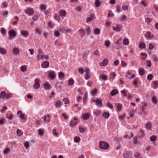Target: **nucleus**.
Returning <instances> with one entry per match:
<instances>
[{
  "instance_id": "obj_1",
  "label": "nucleus",
  "mask_w": 158,
  "mask_h": 158,
  "mask_svg": "<svg viewBox=\"0 0 158 158\" xmlns=\"http://www.w3.org/2000/svg\"><path fill=\"white\" fill-rule=\"evenodd\" d=\"M99 147L100 149L106 150L109 148L108 144L104 141H101L99 143Z\"/></svg>"
},
{
  "instance_id": "obj_2",
  "label": "nucleus",
  "mask_w": 158,
  "mask_h": 158,
  "mask_svg": "<svg viewBox=\"0 0 158 158\" xmlns=\"http://www.w3.org/2000/svg\"><path fill=\"white\" fill-rule=\"evenodd\" d=\"M91 101L96 103V105L99 107H102V101L100 99H98V98H94L91 99Z\"/></svg>"
},
{
  "instance_id": "obj_3",
  "label": "nucleus",
  "mask_w": 158,
  "mask_h": 158,
  "mask_svg": "<svg viewBox=\"0 0 158 158\" xmlns=\"http://www.w3.org/2000/svg\"><path fill=\"white\" fill-rule=\"evenodd\" d=\"M8 34L9 36L8 38L9 40H11L13 38L15 37L17 35L16 32L13 30L9 31Z\"/></svg>"
},
{
  "instance_id": "obj_4",
  "label": "nucleus",
  "mask_w": 158,
  "mask_h": 158,
  "mask_svg": "<svg viewBox=\"0 0 158 158\" xmlns=\"http://www.w3.org/2000/svg\"><path fill=\"white\" fill-rule=\"evenodd\" d=\"M58 29L61 32L64 33H69L72 31L71 29L67 28L66 29L63 26H59V27Z\"/></svg>"
},
{
  "instance_id": "obj_5",
  "label": "nucleus",
  "mask_w": 158,
  "mask_h": 158,
  "mask_svg": "<svg viewBox=\"0 0 158 158\" xmlns=\"http://www.w3.org/2000/svg\"><path fill=\"white\" fill-rule=\"evenodd\" d=\"M34 81L35 83L33 85V87L35 89H38L40 86V80L39 78H36L35 80Z\"/></svg>"
},
{
  "instance_id": "obj_6",
  "label": "nucleus",
  "mask_w": 158,
  "mask_h": 158,
  "mask_svg": "<svg viewBox=\"0 0 158 158\" xmlns=\"http://www.w3.org/2000/svg\"><path fill=\"white\" fill-rule=\"evenodd\" d=\"M145 37L148 40H152L154 38V35L151 32L147 31L145 34Z\"/></svg>"
},
{
  "instance_id": "obj_7",
  "label": "nucleus",
  "mask_w": 158,
  "mask_h": 158,
  "mask_svg": "<svg viewBox=\"0 0 158 158\" xmlns=\"http://www.w3.org/2000/svg\"><path fill=\"white\" fill-rule=\"evenodd\" d=\"M122 27V25L117 24L116 26L112 27V29L114 31L118 32L120 31Z\"/></svg>"
},
{
  "instance_id": "obj_8",
  "label": "nucleus",
  "mask_w": 158,
  "mask_h": 158,
  "mask_svg": "<svg viewBox=\"0 0 158 158\" xmlns=\"http://www.w3.org/2000/svg\"><path fill=\"white\" fill-rule=\"evenodd\" d=\"M48 77L50 79L54 80L56 77V74L53 71H50L49 72V73Z\"/></svg>"
},
{
  "instance_id": "obj_9",
  "label": "nucleus",
  "mask_w": 158,
  "mask_h": 158,
  "mask_svg": "<svg viewBox=\"0 0 158 158\" xmlns=\"http://www.w3.org/2000/svg\"><path fill=\"white\" fill-rule=\"evenodd\" d=\"M42 118L43 119V122L44 123H48L50 121V117L49 114L45 115Z\"/></svg>"
},
{
  "instance_id": "obj_10",
  "label": "nucleus",
  "mask_w": 158,
  "mask_h": 158,
  "mask_svg": "<svg viewBox=\"0 0 158 158\" xmlns=\"http://www.w3.org/2000/svg\"><path fill=\"white\" fill-rule=\"evenodd\" d=\"M132 153L131 152H126L123 154L124 158H131Z\"/></svg>"
},
{
  "instance_id": "obj_11",
  "label": "nucleus",
  "mask_w": 158,
  "mask_h": 158,
  "mask_svg": "<svg viewBox=\"0 0 158 158\" xmlns=\"http://www.w3.org/2000/svg\"><path fill=\"white\" fill-rule=\"evenodd\" d=\"M73 120L74 122L72 121H71L69 124V126L72 127H74V125L77 124L78 123L76 117L74 118Z\"/></svg>"
},
{
  "instance_id": "obj_12",
  "label": "nucleus",
  "mask_w": 158,
  "mask_h": 158,
  "mask_svg": "<svg viewBox=\"0 0 158 158\" xmlns=\"http://www.w3.org/2000/svg\"><path fill=\"white\" fill-rule=\"evenodd\" d=\"M25 13L29 15H32L34 13V11L32 8H28L25 11Z\"/></svg>"
},
{
  "instance_id": "obj_13",
  "label": "nucleus",
  "mask_w": 158,
  "mask_h": 158,
  "mask_svg": "<svg viewBox=\"0 0 158 158\" xmlns=\"http://www.w3.org/2000/svg\"><path fill=\"white\" fill-rule=\"evenodd\" d=\"M58 12L60 16L62 17H65L66 16L67 12L64 10H61L59 11Z\"/></svg>"
},
{
  "instance_id": "obj_14",
  "label": "nucleus",
  "mask_w": 158,
  "mask_h": 158,
  "mask_svg": "<svg viewBox=\"0 0 158 158\" xmlns=\"http://www.w3.org/2000/svg\"><path fill=\"white\" fill-rule=\"evenodd\" d=\"M49 65V63L48 61H44L41 64V66L44 68H48Z\"/></svg>"
},
{
  "instance_id": "obj_15",
  "label": "nucleus",
  "mask_w": 158,
  "mask_h": 158,
  "mask_svg": "<svg viewBox=\"0 0 158 158\" xmlns=\"http://www.w3.org/2000/svg\"><path fill=\"white\" fill-rule=\"evenodd\" d=\"M145 128L148 130H151L152 128V124L150 122H148L145 125Z\"/></svg>"
},
{
  "instance_id": "obj_16",
  "label": "nucleus",
  "mask_w": 158,
  "mask_h": 158,
  "mask_svg": "<svg viewBox=\"0 0 158 158\" xmlns=\"http://www.w3.org/2000/svg\"><path fill=\"white\" fill-rule=\"evenodd\" d=\"M54 105L56 108H60L61 107L62 102L60 101H57L54 102Z\"/></svg>"
},
{
  "instance_id": "obj_17",
  "label": "nucleus",
  "mask_w": 158,
  "mask_h": 158,
  "mask_svg": "<svg viewBox=\"0 0 158 158\" xmlns=\"http://www.w3.org/2000/svg\"><path fill=\"white\" fill-rule=\"evenodd\" d=\"M21 35L25 37H27L29 35V32L26 30H23L21 31Z\"/></svg>"
},
{
  "instance_id": "obj_18",
  "label": "nucleus",
  "mask_w": 158,
  "mask_h": 158,
  "mask_svg": "<svg viewBox=\"0 0 158 158\" xmlns=\"http://www.w3.org/2000/svg\"><path fill=\"white\" fill-rule=\"evenodd\" d=\"M108 60L106 59H104L103 61L100 63V65L101 66H103L106 65L108 63Z\"/></svg>"
},
{
  "instance_id": "obj_19",
  "label": "nucleus",
  "mask_w": 158,
  "mask_h": 158,
  "mask_svg": "<svg viewBox=\"0 0 158 158\" xmlns=\"http://www.w3.org/2000/svg\"><path fill=\"white\" fill-rule=\"evenodd\" d=\"M90 114L89 113L84 114L82 116V118L84 120H87L89 119Z\"/></svg>"
},
{
  "instance_id": "obj_20",
  "label": "nucleus",
  "mask_w": 158,
  "mask_h": 158,
  "mask_svg": "<svg viewBox=\"0 0 158 158\" xmlns=\"http://www.w3.org/2000/svg\"><path fill=\"white\" fill-rule=\"evenodd\" d=\"M81 37H83L85 35V32L84 30L82 29H80L78 31Z\"/></svg>"
},
{
  "instance_id": "obj_21",
  "label": "nucleus",
  "mask_w": 158,
  "mask_h": 158,
  "mask_svg": "<svg viewBox=\"0 0 158 158\" xmlns=\"http://www.w3.org/2000/svg\"><path fill=\"white\" fill-rule=\"evenodd\" d=\"M17 114L22 119H25V118L22 112L21 111L19 110Z\"/></svg>"
},
{
  "instance_id": "obj_22",
  "label": "nucleus",
  "mask_w": 158,
  "mask_h": 158,
  "mask_svg": "<svg viewBox=\"0 0 158 158\" xmlns=\"http://www.w3.org/2000/svg\"><path fill=\"white\" fill-rule=\"evenodd\" d=\"M123 44L125 46L128 45L129 44V40L127 38L124 39L123 40Z\"/></svg>"
},
{
  "instance_id": "obj_23",
  "label": "nucleus",
  "mask_w": 158,
  "mask_h": 158,
  "mask_svg": "<svg viewBox=\"0 0 158 158\" xmlns=\"http://www.w3.org/2000/svg\"><path fill=\"white\" fill-rule=\"evenodd\" d=\"M20 71L22 72H26L27 70V65H23L21 66L20 68Z\"/></svg>"
},
{
  "instance_id": "obj_24",
  "label": "nucleus",
  "mask_w": 158,
  "mask_h": 158,
  "mask_svg": "<svg viewBox=\"0 0 158 158\" xmlns=\"http://www.w3.org/2000/svg\"><path fill=\"white\" fill-rule=\"evenodd\" d=\"M94 34L95 35H98L100 33V30L98 28L94 29Z\"/></svg>"
},
{
  "instance_id": "obj_25",
  "label": "nucleus",
  "mask_w": 158,
  "mask_h": 158,
  "mask_svg": "<svg viewBox=\"0 0 158 158\" xmlns=\"http://www.w3.org/2000/svg\"><path fill=\"white\" fill-rule=\"evenodd\" d=\"M13 53L15 55L19 54V49L16 48H14L12 50Z\"/></svg>"
},
{
  "instance_id": "obj_26",
  "label": "nucleus",
  "mask_w": 158,
  "mask_h": 158,
  "mask_svg": "<svg viewBox=\"0 0 158 158\" xmlns=\"http://www.w3.org/2000/svg\"><path fill=\"white\" fill-rule=\"evenodd\" d=\"M7 51L2 48H0V53L4 55L6 54Z\"/></svg>"
},
{
  "instance_id": "obj_27",
  "label": "nucleus",
  "mask_w": 158,
  "mask_h": 158,
  "mask_svg": "<svg viewBox=\"0 0 158 158\" xmlns=\"http://www.w3.org/2000/svg\"><path fill=\"white\" fill-rule=\"evenodd\" d=\"M127 75L131 76L130 77H129L128 76H127V77L129 79L134 78L135 77V75L134 74L131 75V73L130 71H127Z\"/></svg>"
},
{
  "instance_id": "obj_28",
  "label": "nucleus",
  "mask_w": 158,
  "mask_h": 158,
  "mask_svg": "<svg viewBox=\"0 0 158 158\" xmlns=\"http://www.w3.org/2000/svg\"><path fill=\"white\" fill-rule=\"evenodd\" d=\"M110 116V114L108 112H104L102 114V116L105 119L108 118Z\"/></svg>"
},
{
  "instance_id": "obj_29",
  "label": "nucleus",
  "mask_w": 158,
  "mask_h": 158,
  "mask_svg": "<svg viewBox=\"0 0 158 158\" xmlns=\"http://www.w3.org/2000/svg\"><path fill=\"white\" fill-rule=\"evenodd\" d=\"M145 44L143 43H141L139 44V47L140 49H143L145 48Z\"/></svg>"
},
{
  "instance_id": "obj_30",
  "label": "nucleus",
  "mask_w": 158,
  "mask_h": 158,
  "mask_svg": "<svg viewBox=\"0 0 158 158\" xmlns=\"http://www.w3.org/2000/svg\"><path fill=\"white\" fill-rule=\"evenodd\" d=\"M38 134L40 136H42L44 134V130L42 129H40L38 130Z\"/></svg>"
},
{
  "instance_id": "obj_31",
  "label": "nucleus",
  "mask_w": 158,
  "mask_h": 158,
  "mask_svg": "<svg viewBox=\"0 0 158 158\" xmlns=\"http://www.w3.org/2000/svg\"><path fill=\"white\" fill-rule=\"evenodd\" d=\"M50 85L48 83H46L44 85V87L45 89L48 90L50 89Z\"/></svg>"
},
{
  "instance_id": "obj_32",
  "label": "nucleus",
  "mask_w": 158,
  "mask_h": 158,
  "mask_svg": "<svg viewBox=\"0 0 158 158\" xmlns=\"http://www.w3.org/2000/svg\"><path fill=\"white\" fill-rule=\"evenodd\" d=\"M94 18L95 17L94 15H92L90 17L88 18L86 20V22L88 23L92 21L93 19H94Z\"/></svg>"
},
{
  "instance_id": "obj_33",
  "label": "nucleus",
  "mask_w": 158,
  "mask_h": 158,
  "mask_svg": "<svg viewBox=\"0 0 158 158\" xmlns=\"http://www.w3.org/2000/svg\"><path fill=\"white\" fill-rule=\"evenodd\" d=\"M118 92V91L117 89H113L111 91L110 94L112 96H114L117 94Z\"/></svg>"
},
{
  "instance_id": "obj_34",
  "label": "nucleus",
  "mask_w": 158,
  "mask_h": 158,
  "mask_svg": "<svg viewBox=\"0 0 158 158\" xmlns=\"http://www.w3.org/2000/svg\"><path fill=\"white\" fill-rule=\"evenodd\" d=\"M6 96V93L5 91L1 92L0 95V98L1 99H3Z\"/></svg>"
},
{
  "instance_id": "obj_35",
  "label": "nucleus",
  "mask_w": 158,
  "mask_h": 158,
  "mask_svg": "<svg viewBox=\"0 0 158 158\" xmlns=\"http://www.w3.org/2000/svg\"><path fill=\"white\" fill-rule=\"evenodd\" d=\"M135 112V110L133 109H131L130 111L129 114L130 117L131 118L133 117L134 116V114Z\"/></svg>"
},
{
  "instance_id": "obj_36",
  "label": "nucleus",
  "mask_w": 158,
  "mask_h": 158,
  "mask_svg": "<svg viewBox=\"0 0 158 158\" xmlns=\"http://www.w3.org/2000/svg\"><path fill=\"white\" fill-rule=\"evenodd\" d=\"M144 70L142 68H140L139 70V73L140 75H143L144 74Z\"/></svg>"
},
{
  "instance_id": "obj_37",
  "label": "nucleus",
  "mask_w": 158,
  "mask_h": 158,
  "mask_svg": "<svg viewBox=\"0 0 158 158\" xmlns=\"http://www.w3.org/2000/svg\"><path fill=\"white\" fill-rule=\"evenodd\" d=\"M88 54V52H85L83 53L82 56L84 60H85L87 58Z\"/></svg>"
},
{
  "instance_id": "obj_38",
  "label": "nucleus",
  "mask_w": 158,
  "mask_h": 158,
  "mask_svg": "<svg viewBox=\"0 0 158 158\" xmlns=\"http://www.w3.org/2000/svg\"><path fill=\"white\" fill-rule=\"evenodd\" d=\"M62 101L64 102V104H68L69 103V100L67 98H64L62 100Z\"/></svg>"
},
{
  "instance_id": "obj_39",
  "label": "nucleus",
  "mask_w": 158,
  "mask_h": 158,
  "mask_svg": "<svg viewBox=\"0 0 158 158\" xmlns=\"http://www.w3.org/2000/svg\"><path fill=\"white\" fill-rule=\"evenodd\" d=\"M140 4L143 7H146L148 6V5L146 2L143 0H142L140 2Z\"/></svg>"
},
{
  "instance_id": "obj_40",
  "label": "nucleus",
  "mask_w": 158,
  "mask_h": 158,
  "mask_svg": "<svg viewBox=\"0 0 158 158\" xmlns=\"http://www.w3.org/2000/svg\"><path fill=\"white\" fill-rule=\"evenodd\" d=\"M134 156L135 158H142L140 153L137 152L135 153Z\"/></svg>"
},
{
  "instance_id": "obj_41",
  "label": "nucleus",
  "mask_w": 158,
  "mask_h": 158,
  "mask_svg": "<svg viewBox=\"0 0 158 158\" xmlns=\"http://www.w3.org/2000/svg\"><path fill=\"white\" fill-rule=\"evenodd\" d=\"M100 0H95V4L96 7H98L100 5Z\"/></svg>"
},
{
  "instance_id": "obj_42",
  "label": "nucleus",
  "mask_w": 158,
  "mask_h": 158,
  "mask_svg": "<svg viewBox=\"0 0 158 158\" xmlns=\"http://www.w3.org/2000/svg\"><path fill=\"white\" fill-rule=\"evenodd\" d=\"M64 77V74L62 72H59L58 74V77L59 78L61 79H63Z\"/></svg>"
},
{
  "instance_id": "obj_43",
  "label": "nucleus",
  "mask_w": 158,
  "mask_h": 158,
  "mask_svg": "<svg viewBox=\"0 0 158 158\" xmlns=\"http://www.w3.org/2000/svg\"><path fill=\"white\" fill-rule=\"evenodd\" d=\"M46 9V6L44 4H41L40 5V9L41 10H45Z\"/></svg>"
},
{
  "instance_id": "obj_44",
  "label": "nucleus",
  "mask_w": 158,
  "mask_h": 158,
  "mask_svg": "<svg viewBox=\"0 0 158 158\" xmlns=\"http://www.w3.org/2000/svg\"><path fill=\"white\" fill-rule=\"evenodd\" d=\"M16 20V21H13L12 22V24L13 25H16L17 24V21L19 20V18L17 16H15L14 17V18Z\"/></svg>"
},
{
  "instance_id": "obj_45",
  "label": "nucleus",
  "mask_w": 158,
  "mask_h": 158,
  "mask_svg": "<svg viewBox=\"0 0 158 158\" xmlns=\"http://www.w3.org/2000/svg\"><path fill=\"white\" fill-rule=\"evenodd\" d=\"M74 81L73 79H69L68 82V85L69 86H71L73 85Z\"/></svg>"
},
{
  "instance_id": "obj_46",
  "label": "nucleus",
  "mask_w": 158,
  "mask_h": 158,
  "mask_svg": "<svg viewBox=\"0 0 158 158\" xmlns=\"http://www.w3.org/2000/svg\"><path fill=\"white\" fill-rule=\"evenodd\" d=\"M88 35H89L90 34L91 32V28L90 27L88 26L86 27L85 29Z\"/></svg>"
},
{
  "instance_id": "obj_47",
  "label": "nucleus",
  "mask_w": 158,
  "mask_h": 158,
  "mask_svg": "<svg viewBox=\"0 0 158 158\" xmlns=\"http://www.w3.org/2000/svg\"><path fill=\"white\" fill-rule=\"evenodd\" d=\"M111 24V22L108 20H106V21L105 26L107 27H109L110 26Z\"/></svg>"
},
{
  "instance_id": "obj_48",
  "label": "nucleus",
  "mask_w": 158,
  "mask_h": 158,
  "mask_svg": "<svg viewBox=\"0 0 158 158\" xmlns=\"http://www.w3.org/2000/svg\"><path fill=\"white\" fill-rule=\"evenodd\" d=\"M87 93H85L84 95V96L83 99V102L84 103H85L87 100Z\"/></svg>"
},
{
  "instance_id": "obj_49",
  "label": "nucleus",
  "mask_w": 158,
  "mask_h": 158,
  "mask_svg": "<svg viewBox=\"0 0 158 158\" xmlns=\"http://www.w3.org/2000/svg\"><path fill=\"white\" fill-rule=\"evenodd\" d=\"M74 140L75 142L79 143L80 141V139L78 137H75L74 138Z\"/></svg>"
},
{
  "instance_id": "obj_50",
  "label": "nucleus",
  "mask_w": 158,
  "mask_h": 158,
  "mask_svg": "<svg viewBox=\"0 0 158 158\" xmlns=\"http://www.w3.org/2000/svg\"><path fill=\"white\" fill-rule=\"evenodd\" d=\"M7 118L10 120H11L14 117L13 114H9L6 115Z\"/></svg>"
},
{
  "instance_id": "obj_51",
  "label": "nucleus",
  "mask_w": 158,
  "mask_h": 158,
  "mask_svg": "<svg viewBox=\"0 0 158 158\" xmlns=\"http://www.w3.org/2000/svg\"><path fill=\"white\" fill-rule=\"evenodd\" d=\"M17 134L18 136H21L22 135L23 133L21 130L18 129L17 131Z\"/></svg>"
},
{
  "instance_id": "obj_52",
  "label": "nucleus",
  "mask_w": 158,
  "mask_h": 158,
  "mask_svg": "<svg viewBox=\"0 0 158 158\" xmlns=\"http://www.w3.org/2000/svg\"><path fill=\"white\" fill-rule=\"evenodd\" d=\"M54 36L56 37H58L60 36V33L58 31H54Z\"/></svg>"
},
{
  "instance_id": "obj_53",
  "label": "nucleus",
  "mask_w": 158,
  "mask_h": 158,
  "mask_svg": "<svg viewBox=\"0 0 158 158\" xmlns=\"http://www.w3.org/2000/svg\"><path fill=\"white\" fill-rule=\"evenodd\" d=\"M52 134L53 135H54L56 137H58V133L56 132V130L55 129H53L52 130Z\"/></svg>"
},
{
  "instance_id": "obj_54",
  "label": "nucleus",
  "mask_w": 158,
  "mask_h": 158,
  "mask_svg": "<svg viewBox=\"0 0 158 158\" xmlns=\"http://www.w3.org/2000/svg\"><path fill=\"white\" fill-rule=\"evenodd\" d=\"M6 121V119L4 118H2L0 119V125H3Z\"/></svg>"
},
{
  "instance_id": "obj_55",
  "label": "nucleus",
  "mask_w": 158,
  "mask_h": 158,
  "mask_svg": "<svg viewBox=\"0 0 158 158\" xmlns=\"http://www.w3.org/2000/svg\"><path fill=\"white\" fill-rule=\"evenodd\" d=\"M10 152V150L9 148H6L4 150L3 152L4 154H7L9 153Z\"/></svg>"
},
{
  "instance_id": "obj_56",
  "label": "nucleus",
  "mask_w": 158,
  "mask_h": 158,
  "mask_svg": "<svg viewBox=\"0 0 158 158\" xmlns=\"http://www.w3.org/2000/svg\"><path fill=\"white\" fill-rule=\"evenodd\" d=\"M110 42L108 40H106L105 43V45L106 48H109L110 45Z\"/></svg>"
},
{
  "instance_id": "obj_57",
  "label": "nucleus",
  "mask_w": 158,
  "mask_h": 158,
  "mask_svg": "<svg viewBox=\"0 0 158 158\" xmlns=\"http://www.w3.org/2000/svg\"><path fill=\"white\" fill-rule=\"evenodd\" d=\"M152 102L154 104L157 103V100L155 97H153L152 98Z\"/></svg>"
},
{
  "instance_id": "obj_58",
  "label": "nucleus",
  "mask_w": 158,
  "mask_h": 158,
  "mask_svg": "<svg viewBox=\"0 0 158 158\" xmlns=\"http://www.w3.org/2000/svg\"><path fill=\"white\" fill-rule=\"evenodd\" d=\"M153 77V76L152 74H148L147 77V79L149 81H151Z\"/></svg>"
},
{
  "instance_id": "obj_59",
  "label": "nucleus",
  "mask_w": 158,
  "mask_h": 158,
  "mask_svg": "<svg viewBox=\"0 0 158 158\" xmlns=\"http://www.w3.org/2000/svg\"><path fill=\"white\" fill-rule=\"evenodd\" d=\"M90 73H85V78L86 80H88L90 78Z\"/></svg>"
},
{
  "instance_id": "obj_60",
  "label": "nucleus",
  "mask_w": 158,
  "mask_h": 158,
  "mask_svg": "<svg viewBox=\"0 0 158 158\" xmlns=\"http://www.w3.org/2000/svg\"><path fill=\"white\" fill-rule=\"evenodd\" d=\"M36 57L38 60H40L42 59V55L38 54L37 55Z\"/></svg>"
},
{
  "instance_id": "obj_61",
  "label": "nucleus",
  "mask_w": 158,
  "mask_h": 158,
  "mask_svg": "<svg viewBox=\"0 0 158 158\" xmlns=\"http://www.w3.org/2000/svg\"><path fill=\"white\" fill-rule=\"evenodd\" d=\"M154 48V45L152 43H150L149 44V48L148 49L150 50H152Z\"/></svg>"
},
{
  "instance_id": "obj_62",
  "label": "nucleus",
  "mask_w": 158,
  "mask_h": 158,
  "mask_svg": "<svg viewBox=\"0 0 158 158\" xmlns=\"http://www.w3.org/2000/svg\"><path fill=\"white\" fill-rule=\"evenodd\" d=\"M156 139V136L152 135L150 137V140L152 142L155 141Z\"/></svg>"
},
{
  "instance_id": "obj_63",
  "label": "nucleus",
  "mask_w": 158,
  "mask_h": 158,
  "mask_svg": "<svg viewBox=\"0 0 158 158\" xmlns=\"http://www.w3.org/2000/svg\"><path fill=\"white\" fill-rule=\"evenodd\" d=\"M35 31L36 33L40 35L41 33V31L38 28H36L35 29Z\"/></svg>"
},
{
  "instance_id": "obj_64",
  "label": "nucleus",
  "mask_w": 158,
  "mask_h": 158,
  "mask_svg": "<svg viewBox=\"0 0 158 158\" xmlns=\"http://www.w3.org/2000/svg\"><path fill=\"white\" fill-rule=\"evenodd\" d=\"M106 106L110 108L111 109H113V105L109 102L107 103L106 104Z\"/></svg>"
}]
</instances>
